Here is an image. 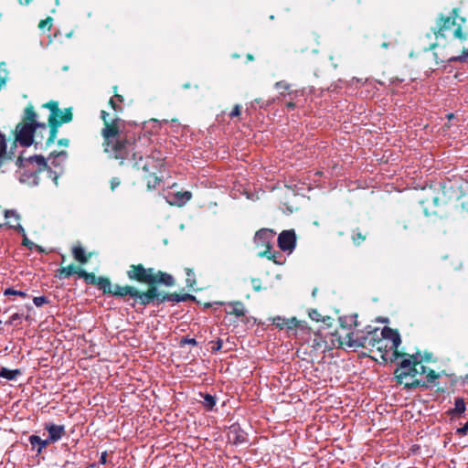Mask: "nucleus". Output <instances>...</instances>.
Returning a JSON list of instances; mask_svg holds the SVG:
<instances>
[{"label":"nucleus","instance_id":"nucleus-1","mask_svg":"<svg viewBox=\"0 0 468 468\" xmlns=\"http://www.w3.org/2000/svg\"><path fill=\"white\" fill-rule=\"evenodd\" d=\"M104 127L101 130L103 137V150L110 158L120 160L121 164L128 157L131 147V140L121 133L119 119L109 122V113L105 111L101 112Z\"/></svg>","mask_w":468,"mask_h":468},{"label":"nucleus","instance_id":"nucleus-2","mask_svg":"<svg viewBox=\"0 0 468 468\" xmlns=\"http://www.w3.org/2000/svg\"><path fill=\"white\" fill-rule=\"evenodd\" d=\"M37 113L33 106L25 109L23 122L18 123L16 128V140L20 145L28 147L34 143V134L38 137L42 132H47V125L44 122H37Z\"/></svg>","mask_w":468,"mask_h":468},{"label":"nucleus","instance_id":"nucleus-3","mask_svg":"<svg viewBox=\"0 0 468 468\" xmlns=\"http://www.w3.org/2000/svg\"><path fill=\"white\" fill-rule=\"evenodd\" d=\"M394 374L398 382L405 383V387L408 388L425 385L416 378L418 376V355H412L410 358L403 359Z\"/></svg>","mask_w":468,"mask_h":468},{"label":"nucleus","instance_id":"nucleus-4","mask_svg":"<svg viewBox=\"0 0 468 468\" xmlns=\"http://www.w3.org/2000/svg\"><path fill=\"white\" fill-rule=\"evenodd\" d=\"M465 24V18L459 16L456 9H453L451 16L440 17L437 22V31L434 32L436 39L440 37H446L452 34L455 38L462 39V28Z\"/></svg>","mask_w":468,"mask_h":468},{"label":"nucleus","instance_id":"nucleus-5","mask_svg":"<svg viewBox=\"0 0 468 468\" xmlns=\"http://www.w3.org/2000/svg\"><path fill=\"white\" fill-rule=\"evenodd\" d=\"M45 107L51 111V114L48 118L50 130L48 132V137L46 142V144L48 146L53 144L56 139L58 133V126L61 123L69 122L72 120V112L70 108L60 111L58 109V102L56 101H49L45 104Z\"/></svg>","mask_w":468,"mask_h":468},{"label":"nucleus","instance_id":"nucleus-6","mask_svg":"<svg viewBox=\"0 0 468 468\" xmlns=\"http://www.w3.org/2000/svg\"><path fill=\"white\" fill-rule=\"evenodd\" d=\"M381 334L380 341L377 342L378 344L377 350L381 353V357L387 360L386 356L388 352H392V356L395 358L403 356L404 354H400L398 350L401 343L399 333L389 327H384L381 330Z\"/></svg>","mask_w":468,"mask_h":468},{"label":"nucleus","instance_id":"nucleus-7","mask_svg":"<svg viewBox=\"0 0 468 468\" xmlns=\"http://www.w3.org/2000/svg\"><path fill=\"white\" fill-rule=\"evenodd\" d=\"M381 336V330L367 326L366 334L361 335L356 334V339L353 341V343L350 344V346H362L366 348H377L378 345L377 342L380 341Z\"/></svg>","mask_w":468,"mask_h":468},{"label":"nucleus","instance_id":"nucleus-8","mask_svg":"<svg viewBox=\"0 0 468 468\" xmlns=\"http://www.w3.org/2000/svg\"><path fill=\"white\" fill-rule=\"evenodd\" d=\"M154 270L153 268L145 269L142 264L131 265L127 271V276L130 280L140 282L154 284Z\"/></svg>","mask_w":468,"mask_h":468},{"label":"nucleus","instance_id":"nucleus-9","mask_svg":"<svg viewBox=\"0 0 468 468\" xmlns=\"http://www.w3.org/2000/svg\"><path fill=\"white\" fill-rule=\"evenodd\" d=\"M275 233L267 229H262L256 232L254 242L257 247L265 248V250L271 249V243L274 239Z\"/></svg>","mask_w":468,"mask_h":468},{"label":"nucleus","instance_id":"nucleus-10","mask_svg":"<svg viewBox=\"0 0 468 468\" xmlns=\"http://www.w3.org/2000/svg\"><path fill=\"white\" fill-rule=\"evenodd\" d=\"M296 243V236L294 230H283L278 237V245L282 250L292 251Z\"/></svg>","mask_w":468,"mask_h":468},{"label":"nucleus","instance_id":"nucleus-11","mask_svg":"<svg viewBox=\"0 0 468 468\" xmlns=\"http://www.w3.org/2000/svg\"><path fill=\"white\" fill-rule=\"evenodd\" d=\"M159 296L160 295L157 292L156 287L152 286L144 292H140L136 289V295H135V297H133V298L135 300H138L141 304L147 305L155 299H157L160 302L161 298H159Z\"/></svg>","mask_w":468,"mask_h":468},{"label":"nucleus","instance_id":"nucleus-12","mask_svg":"<svg viewBox=\"0 0 468 468\" xmlns=\"http://www.w3.org/2000/svg\"><path fill=\"white\" fill-rule=\"evenodd\" d=\"M45 429L48 432V439L50 443L59 441L65 435V427L63 425L47 423Z\"/></svg>","mask_w":468,"mask_h":468},{"label":"nucleus","instance_id":"nucleus-13","mask_svg":"<svg viewBox=\"0 0 468 468\" xmlns=\"http://www.w3.org/2000/svg\"><path fill=\"white\" fill-rule=\"evenodd\" d=\"M192 197L189 191L177 192L167 197V202L172 206L181 207L184 206Z\"/></svg>","mask_w":468,"mask_h":468},{"label":"nucleus","instance_id":"nucleus-14","mask_svg":"<svg viewBox=\"0 0 468 468\" xmlns=\"http://www.w3.org/2000/svg\"><path fill=\"white\" fill-rule=\"evenodd\" d=\"M111 294L119 297L130 296L133 298L136 295V288L129 285L121 286L116 284L112 286Z\"/></svg>","mask_w":468,"mask_h":468},{"label":"nucleus","instance_id":"nucleus-15","mask_svg":"<svg viewBox=\"0 0 468 468\" xmlns=\"http://www.w3.org/2000/svg\"><path fill=\"white\" fill-rule=\"evenodd\" d=\"M226 313L228 314H233L237 317H243L247 314V310L244 304L240 302L229 303L227 305Z\"/></svg>","mask_w":468,"mask_h":468},{"label":"nucleus","instance_id":"nucleus-16","mask_svg":"<svg viewBox=\"0 0 468 468\" xmlns=\"http://www.w3.org/2000/svg\"><path fill=\"white\" fill-rule=\"evenodd\" d=\"M154 283H163L166 286H172L175 283V280L172 275L160 271L154 272Z\"/></svg>","mask_w":468,"mask_h":468},{"label":"nucleus","instance_id":"nucleus-17","mask_svg":"<svg viewBox=\"0 0 468 468\" xmlns=\"http://www.w3.org/2000/svg\"><path fill=\"white\" fill-rule=\"evenodd\" d=\"M261 257H266L269 260H272L276 264H282L284 259L282 255L277 251H272L271 249L264 250L263 251L259 252Z\"/></svg>","mask_w":468,"mask_h":468},{"label":"nucleus","instance_id":"nucleus-18","mask_svg":"<svg viewBox=\"0 0 468 468\" xmlns=\"http://www.w3.org/2000/svg\"><path fill=\"white\" fill-rule=\"evenodd\" d=\"M21 374L22 372L20 369H8L6 367L0 368V378H4L8 380H15Z\"/></svg>","mask_w":468,"mask_h":468},{"label":"nucleus","instance_id":"nucleus-19","mask_svg":"<svg viewBox=\"0 0 468 468\" xmlns=\"http://www.w3.org/2000/svg\"><path fill=\"white\" fill-rule=\"evenodd\" d=\"M29 442L32 446L38 445L37 452H40L44 448H46L48 444H50V441H48V439L42 440L40 437L37 435H31L29 437Z\"/></svg>","mask_w":468,"mask_h":468},{"label":"nucleus","instance_id":"nucleus-20","mask_svg":"<svg viewBox=\"0 0 468 468\" xmlns=\"http://www.w3.org/2000/svg\"><path fill=\"white\" fill-rule=\"evenodd\" d=\"M67 159V152L61 151L56 154H51L48 158L50 164L57 167L59 166L61 163H64Z\"/></svg>","mask_w":468,"mask_h":468},{"label":"nucleus","instance_id":"nucleus-21","mask_svg":"<svg viewBox=\"0 0 468 468\" xmlns=\"http://www.w3.org/2000/svg\"><path fill=\"white\" fill-rule=\"evenodd\" d=\"M99 289L102 290L104 293H111L112 290V285L108 278L98 277L96 282Z\"/></svg>","mask_w":468,"mask_h":468},{"label":"nucleus","instance_id":"nucleus-22","mask_svg":"<svg viewBox=\"0 0 468 468\" xmlns=\"http://www.w3.org/2000/svg\"><path fill=\"white\" fill-rule=\"evenodd\" d=\"M72 253L74 256V259L80 263H86L88 261V257L85 254V250L82 247H74L72 250Z\"/></svg>","mask_w":468,"mask_h":468},{"label":"nucleus","instance_id":"nucleus-23","mask_svg":"<svg viewBox=\"0 0 468 468\" xmlns=\"http://www.w3.org/2000/svg\"><path fill=\"white\" fill-rule=\"evenodd\" d=\"M28 162L31 164H36L38 167V170L41 171L47 167V161L41 155H34L28 158Z\"/></svg>","mask_w":468,"mask_h":468},{"label":"nucleus","instance_id":"nucleus-24","mask_svg":"<svg viewBox=\"0 0 468 468\" xmlns=\"http://www.w3.org/2000/svg\"><path fill=\"white\" fill-rule=\"evenodd\" d=\"M188 295H184V296H181L177 293H170V294H165V295H163L162 298L160 299V302H165V301H171V302H182V301H185L186 298H187Z\"/></svg>","mask_w":468,"mask_h":468},{"label":"nucleus","instance_id":"nucleus-25","mask_svg":"<svg viewBox=\"0 0 468 468\" xmlns=\"http://www.w3.org/2000/svg\"><path fill=\"white\" fill-rule=\"evenodd\" d=\"M203 406L207 410H212L214 406L216 405V399L214 396L210 395V394H205L203 396Z\"/></svg>","mask_w":468,"mask_h":468},{"label":"nucleus","instance_id":"nucleus-26","mask_svg":"<svg viewBox=\"0 0 468 468\" xmlns=\"http://www.w3.org/2000/svg\"><path fill=\"white\" fill-rule=\"evenodd\" d=\"M466 407L465 403L463 399L457 398L454 402V409L452 410V412L454 414H462L465 411Z\"/></svg>","mask_w":468,"mask_h":468},{"label":"nucleus","instance_id":"nucleus-27","mask_svg":"<svg viewBox=\"0 0 468 468\" xmlns=\"http://www.w3.org/2000/svg\"><path fill=\"white\" fill-rule=\"evenodd\" d=\"M6 155V142L3 134L0 133V166L2 165Z\"/></svg>","mask_w":468,"mask_h":468},{"label":"nucleus","instance_id":"nucleus-28","mask_svg":"<svg viewBox=\"0 0 468 468\" xmlns=\"http://www.w3.org/2000/svg\"><path fill=\"white\" fill-rule=\"evenodd\" d=\"M60 273L61 275H63L65 278H68L69 277L70 275L74 274V273H77L79 274L80 273V271H78L74 266L72 265H69L67 267H63L61 270H60Z\"/></svg>","mask_w":468,"mask_h":468},{"label":"nucleus","instance_id":"nucleus-29","mask_svg":"<svg viewBox=\"0 0 468 468\" xmlns=\"http://www.w3.org/2000/svg\"><path fill=\"white\" fill-rule=\"evenodd\" d=\"M79 276L83 277L87 282L96 284L98 278L92 273H87L84 271H80Z\"/></svg>","mask_w":468,"mask_h":468},{"label":"nucleus","instance_id":"nucleus-30","mask_svg":"<svg viewBox=\"0 0 468 468\" xmlns=\"http://www.w3.org/2000/svg\"><path fill=\"white\" fill-rule=\"evenodd\" d=\"M4 294L5 296H8V295H17V296H20V297H23V298L27 296L26 292H24V291H17V290H15L13 288H6L4 291Z\"/></svg>","mask_w":468,"mask_h":468},{"label":"nucleus","instance_id":"nucleus-31","mask_svg":"<svg viewBox=\"0 0 468 468\" xmlns=\"http://www.w3.org/2000/svg\"><path fill=\"white\" fill-rule=\"evenodd\" d=\"M352 239L355 244L359 245L361 242H363L366 239V235H363L360 231L354 232L352 236Z\"/></svg>","mask_w":468,"mask_h":468},{"label":"nucleus","instance_id":"nucleus-32","mask_svg":"<svg viewBox=\"0 0 468 468\" xmlns=\"http://www.w3.org/2000/svg\"><path fill=\"white\" fill-rule=\"evenodd\" d=\"M52 21L53 19L51 17H47L46 19L44 20H41L38 24V27L40 29H45V28H48V30H49L52 27Z\"/></svg>","mask_w":468,"mask_h":468},{"label":"nucleus","instance_id":"nucleus-33","mask_svg":"<svg viewBox=\"0 0 468 468\" xmlns=\"http://www.w3.org/2000/svg\"><path fill=\"white\" fill-rule=\"evenodd\" d=\"M425 375L428 383H433L439 378V374L432 369L427 370Z\"/></svg>","mask_w":468,"mask_h":468},{"label":"nucleus","instance_id":"nucleus-34","mask_svg":"<svg viewBox=\"0 0 468 468\" xmlns=\"http://www.w3.org/2000/svg\"><path fill=\"white\" fill-rule=\"evenodd\" d=\"M186 273L187 285L193 286V284L196 282L193 271L191 269H186Z\"/></svg>","mask_w":468,"mask_h":468},{"label":"nucleus","instance_id":"nucleus-35","mask_svg":"<svg viewBox=\"0 0 468 468\" xmlns=\"http://www.w3.org/2000/svg\"><path fill=\"white\" fill-rule=\"evenodd\" d=\"M33 303L36 306L40 307L43 304L48 303V300L45 296H38L33 298Z\"/></svg>","mask_w":468,"mask_h":468},{"label":"nucleus","instance_id":"nucleus-36","mask_svg":"<svg viewBox=\"0 0 468 468\" xmlns=\"http://www.w3.org/2000/svg\"><path fill=\"white\" fill-rule=\"evenodd\" d=\"M159 178L157 176H153L147 181V187L149 189L155 188L159 184Z\"/></svg>","mask_w":468,"mask_h":468},{"label":"nucleus","instance_id":"nucleus-37","mask_svg":"<svg viewBox=\"0 0 468 468\" xmlns=\"http://www.w3.org/2000/svg\"><path fill=\"white\" fill-rule=\"evenodd\" d=\"M273 324H274L276 326L280 327V328H283V327H285V324H286V323H285V318H282V317H280V316L275 317V318L273 319Z\"/></svg>","mask_w":468,"mask_h":468},{"label":"nucleus","instance_id":"nucleus-38","mask_svg":"<svg viewBox=\"0 0 468 468\" xmlns=\"http://www.w3.org/2000/svg\"><path fill=\"white\" fill-rule=\"evenodd\" d=\"M251 284L255 291L259 292L261 290V281L258 278L251 279Z\"/></svg>","mask_w":468,"mask_h":468},{"label":"nucleus","instance_id":"nucleus-39","mask_svg":"<svg viewBox=\"0 0 468 468\" xmlns=\"http://www.w3.org/2000/svg\"><path fill=\"white\" fill-rule=\"evenodd\" d=\"M285 327L287 328H293V327H296L297 326V320L296 318H292V319H285Z\"/></svg>","mask_w":468,"mask_h":468},{"label":"nucleus","instance_id":"nucleus-40","mask_svg":"<svg viewBox=\"0 0 468 468\" xmlns=\"http://www.w3.org/2000/svg\"><path fill=\"white\" fill-rule=\"evenodd\" d=\"M456 432L461 436L466 435L468 433V421L462 428L457 429Z\"/></svg>","mask_w":468,"mask_h":468},{"label":"nucleus","instance_id":"nucleus-41","mask_svg":"<svg viewBox=\"0 0 468 468\" xmlns=\"http://www.w3.org/2000/svg\"><path fill=\"white\" fill-rule=\"evenodd\" d=\"M427 372V367L423 366L418 358V376L424 375Z\"/></svg>","mask_w":468,"mask_h":468},{"label":"nucleus","instance_id":"nucleus-42","mask_svg":"<svg viewBox=\"0 0 468 468\" xmlns=\"http://www.w3.org/2000/svg\"><path fill=\"white\" fill-rule=\"evenodd\" d=\"M23 245L27 246L29 249H32L33 246L37 248V250H41L39 246L35 245L32 241H30L27 238H24Z\"/></svg>","mask_w":468,"mask_h":468},{"label":"nucleus","instance_id":"nucleus-43","mask_svg":"<svg viewBox=\"0 0 468 468\" xmlns=\"http://www.w3.org/2000/svg\"><path fill=\"white\" fill-rule=\"evenodd\" d=\"M239 114H240V107H239V105H235V107H234V108H233V110L231 111V112H230L229 116H230L231 118H233V117H237V116H239Z\"/></svg>","mask_w":468,"mask_h":468},{"label":"nucleus","instance_id":"nucleus-44","mask_svg":"<svg viewBox=\"0 0 468 468\" xmlns=\"http://www.w3.org/2000/svg\"><path fill=\"white\" fill-rule=\"evenodd\" d=\"M120 179L118 177H113L111 180V189L114 190L117 186H120Z\"/></svg>","mask_w":468,"mask_h":468},{"label":"nucleus","instance_id":"nucleus-45","mask_svg":"<svg viewBox=\"0 0 468 468\" xmlns=\"http://www.w3.org/2000/svg\"><path fill=\"white\" fill-rule=\"evenodd\" d=\"M276 87L278 89H284V90H287L289 88L288 84L286 82H283V81L277 82L276 83Z\"/></svg>","mask_w":468,"mask_h":468},{"label":"nucleus","instance_id":"nucleus-46","mask_svg":"<svg viewBox=\"0 0 468 468\" xmlns=\"http://www.w3.org/2000/svg\"><path fill=\"white\" fill-rule=\"evenodd\" d=\"M20 317H21V315L17 313L12 314L10 317V320H9V324H13L15 321L20 319Z\"/></svg>","mask_w":468,"mask_h":468},{"label":"nucleus","instance_id":"nucleus-47","mask_svg":"<svg viewBox=\"0 0 468 468\" xmlns=\"http://www.w3.org/2000/svg\"><path fill=\"white\" fill-rule=\"evenodd\" d=\"M109 103L111 104V106H112V108L113 110H115V111H119V110H121V107H119V106L115 103V101H113V99H112V98L110 100Z\"/></svg>","mask_w":468,"mask_h":468},{"label":"nucleus","instance_id":"nucleus-48","mask_svg":"<svg viewBox=\"0 0 468 468\" xmlns=\"http://www.w3.org/2000/svg\"><path fill=\"white\" fill-rule=\"evenodd\" d=\"M58 145L68 146L69 140L68 139H60V140H58Z\"/></svg>","mask_w":468,"mask_h":468},{"label":"nucleus","instance_id":"nucleus-49","mask_svg":"<svg viewBox=\"0 0 468 468\" xmlns=\"http://www.w3.org/2000/svg\"><path fill=\"white\" fill-rule=\"evenodd\" d=\"M11 216L14 217L16 218V220H18V216L14 211L6 212V214H5L6 218H9Z\"/></svg>","mask_w":468,"mask_h":468},{"label":"nucleus","instance_id":"nucleus-50","mask_svg":"<svg viewBox=\"0 0 468 468\" xmlns=\"http://www.w3.org/2000/svg\"><path fill=\"white\" fill-rule=\"evenodd\" d=\"M222 347V341L221 340H218L217 342V346L215 347H213L214 350L218 351L219 350L220 348Z\"/></svg>","mask_w":468,"mask_h":468},{"label":"nucleus","instance_id":"nucleus-51","mask_svg":"<svg viewBox=\"0 0 468 468\" xmlns=\"http://www.w3.org/2000/svg\"><path fill=\"white\" fill-rule=\"evenodd\" d=\"M18 2L20 5H27L32 2V0H18Z\"/></svg>","mask_w":468,"mask_h":468},{"label":"nucleus","instance_id":"nucleus-52","mask_svg":"<svg viewBox=\"0 0 468 468\" xmlns=\"http://www.w3.org/2000/svg\"><path fill=\"white\" fill-rule=\"evenodd\" d=\"M101 462L102 463H106V452H103L101 456Z\"/></svg>","mask_w":468,"mask_h":468},{"label":"nucleus","instance_id":"nucleus-53","mask_svg":"<svg viewBox=\"0 0 468 468\" xmlns=\"http://www.w3.org/2000/svg\"><path fill=\"white\" fill-rule=\"evenodd\" d=\"M5 80L0 76V89L5 85Z\"/></svg>","mask_w":468,"mask_h":468},{"label":"nucleus","instance_id":"nucleus-54","mask_svg":"<svg viewBox=\"0 0 468 468\" xmlns=\"http://www.w3.org/2000/svg\"><path fill=\"white\" fill-rule=\"evenodd\" d=\"M115 98L119 101H123V98L122 95H119V94H115Z\"/></svg>","mask_w":468,"mask_h":468},{"label":"nucleus","instance_id":"nucleus-55","mask_svg":"<svg viewBox=\"0 0 468 468\" xmlns=\"http://www.w3.org/2000/svg\"><path fill=\"white\" fill-rule=\"evenodd\" d=\"M142 168H143V170L147 171V165H146V164H145V165H144L142 166Z\"/></svg>","mask_w":468,"mask_h":468},{"label":"nucleus","instance_id":"nucleus-56","mask_svg":"<svg viewBox=\"0 0 468 468\" xmlns=\"http://www.w3.org/2000/svg\"><path fill=\"white\" fill-rule=\"evenodd\" d=\"M462 39H464V40L468 39V35L467 36H463V38Z\"/></svg>","mask_w":468,"mask_h":468},{"label":"nucleus","instance_id":"nucleus-57","mask_svg":"<svg viewBox=\"0 0 468 468\" xmlns=\"http://www.w3.org/2000/svg\"><path fill=\"white\" fill-rule=\"evenodd\" d=\"M136 155H137V154H136V153H133V159H135V158H136Z\"/></svg>","mask_w":468,"mask_h":468},{"label":"nucleus","instance_id":"nucleus-58","mask_svg":"<svg viewBox=\"0 0 468 468\" xmlns=\"http://www.w3.org/2000/svg\"><path fill=\"white\" fill-rule=\"evenodd\" d=\"M248 58H249V59H252V56L249 55V56H248Z\"/></svg>","mask_w":468,"mask_h":468},{"label":"nucleus","instance_id":"nucleus-59","mask_svg":"<svg viewBox=\"0 0 468 468\" xmlns=\"http://www.w3.org/2000/svg\"><path fill=\"white\" fill-rule=\"evenodd\" d=\"M288 106H289V107H292V106H293V104H292V103H289V104H288Z\"/></svg>","mask_w":468,"mask_h":468},{"label":"nucleus","instance_id":"nucleus-60","mask_svg":"<svg viewBox=\"0 0 468 468\" xmlns=\"http://www.w3.org/2000/svg\"><path fill=\"white\" fill-rule=\"evenodd\" d=\"M56 4L58 5L59 4V1L58 0H56Z\"/></svg>","mask_w":468,"mask_h":468}]
</instances>
